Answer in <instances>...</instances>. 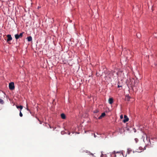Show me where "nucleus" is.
Here are the masks:
<instances>
[{"mask_svg": "<svg viewBox=\"0 0 157 157\" xmlns=\"http://www.w3.org/2000/svg\"><path fill=\"white\" fill-rule=\"evenodd\" d=\"M9 88L10 90H13L14 89V85L13 82H11L9 84Z\"/></svg>", "mask_w": 157, "mask_h": 157, "instance_id": "f257e3e1", "label": "nucleus"}, {"mask_svg": "<svg viewBox=\"0 0 157 157\" xmlns=\"http://www.w3.org/2000/svg\"><path fill=\"white\" fill-rule=\"evenodd\" d=\"M23 33H20L19 35L18 34L15 35V38L16 40H17L19 38L22 37L23 36Z\"/></svg>", "mask_w": 157, "mask_h": 157, "instance_id": "f03ea898", "label": "nucleus"}, {"mask_svg": "<svg viewBox=\"0 0 157 157\" xmlns=\"http://www.w3.org/2000/svg\"><path fill=\"white\" fill-rule=\"evenodd\" d=\"M7 42H9L11 40H12V38L11 37V35L10 34H8L7 35Z\"/></svg>", "mask_w": 157, "mask_h": 157, "instance_id": "7ed1b4c3", "label": "nucleus"}, {"mask_svg": "<svg viewBox=\"0 0 157 157\" xmlns=\"http://www.w3.org/2000/svg\"><path fill=\"white\" fill-rule=\"evenodd\" d=\"M108 101L110 104H112L113 101V99L112 98H110L109 99Z\"/></svg>", "mask_w": 157, "mask_h": 157, "instance_id": "20e7f679", "label": "nucleus"}, {"mask_svg": "<svg viewBox=\"0 0 157 157\" xmlns=\"http://www.w3.org/2000/svg\"><path fill=\"white\" fill-rule=\"evenodd\" d=\"M105 115V113H102L101 115L98 117L99 119H101Z\"/></svg>", "mask_w": 157, "mask_h": 157, "instance_id": "39448f33", "label": "nucleus"}, {"mask_svg": "<svg viewBox=\"0 0 157 157\" xmlns=\"http://www.w3.org/2000/svg\"><path fill=\"white\" fill-rule=\"evenodd\" d=\"M114 153L115 154L116 153H121V154H122V155H123V156H124V157H126V155H127V154H126L125 155V156H124V153H123V152L122 151H121V152H119V151H117V152H116L115 151H114Z\"/></svg>", "mask_w": 157, "mask_h": 157, "instance_id": "423d86ee", "label": "nucleus"}, {"mask_svg": "<svg viewBox=\"0 0 157 157\" xmlns=\"http://www.w3.org/2000/svg\"><path fill=\"white\" fill-rule=\"evenodd\" d=\"M16 107L17 109H20V111H21L22 109H23V106L22 105L18 106L17 105H16Z\"/></svg>", "mask_w": 157, "mask_h": 157, "instance_id": "0eeeda50", "label": "nucleus"}, {"mask_svg": "<svg viewBox=\"0 0 157 157\" xmlns=\"http://www.w3.org/2000/svg\"><path fill=\"white\" fill-rule=\"evenodd\" d=\"M61 117L63 119H65L66 118L65 115L64 113H62L61 114Z\"/></svg>", "mask_w": 157, "mask_h": 157, "instance_id": "6e6552de", "label": "nucleus"}, {"mask_svg": "<svg viewBox=\"0 0 157 157\" xmlns=\"http://www.w3.org/2000/svg\"><path fill=\"white\" fill-rule=\"evenodd\" d=\"M27 39L28 40V41H31L32 40V37L31 36H29V37H27Z\"/></svg>", "mask_w": 157, "mask_h": 157, "instance_id": "1a4fd4ad", "label": "nucleus"}, {"mask_svg": "<svg viewBox=\"0 0 157 157\" xmlns=\"http://www.w3.org/2000/svg\"><path fill=\"white\" fill-rule=\"evenodd\" d=\"M129 120V118H124V119L123 120V122L124 123H125L127 121H128Z\"/></svg>", "mask_w": 157, "mask_h": 157, "instance_id": "9d476101", "label": "nucleus"}, {"mask_svg": "<svg viewBox=\"0 0 157 157\" xmlns=\"http://www.w3.org/2000/svg\"><path fill=\"white\" fill-rule=\"evenodd\" d=\"M132 151V150L130 149H127V154H129Z\"/></svg>", "mask_w": 157, "mask_h": 157, "instance_id": "9b49d317", "label": "nucleus"}, {"mask_svg": "<svg viewBox=\"0 0 157 157\" xmlns=\"http://www.w3.org/2000/svg\"><path fill=\"white\" fill-rule=\"evenodd\" d=\"M4 103V101L2 99L0 98V104H3Z\"/></svg>", "mask_w": 157, "mask_h": 157, "instance_id": "f8f14e48", "label": "nucleus"}, {"mask_svg": "<svg viewBox=\"0 0 157 157\" xmlns=\"http://www.w3.org/2000/svg\"><path fill=\"white\" fill-rule=\"evenodd\" d=\"M19 115L21 117H22L23 116V114L21 112V111H20Z\"/></svg>", "mask_w": 157, "mask_h": 157, "instance_id": "ddd939ff", "label": "nucleus"}, {"mask_svg": "<svg viewBox=\"0 0 157 157\" xmlns=\"http://www.w3.org/2000/svg\"><path fill=\"white\" fill-rule=\"evenodd\" d=\"M113 74L112 73H110L109 75V77L110 78H111L112 77V76H113Z\"/></svg>", "mask_w": 157, "mask_h": 157, "instance_id": "4468645a", "label": "nucleus"}, {"mask_svg": "<svg viewBox=\"0 0 157 157\" xmlns=\"http://www.w3.org/2000/svg\"><path fill=\"white\" fill-rule=\"evenodd\" d=\"M93 112L94 113H97L99 112V110H95Z\"/></svg>", "mask_w": 157, "mask_h": 157, "instance_id": "2eb2a0df", "label": "nucleus"}, {"mask_svg": "<svg viewBox=\"0 0 157 157\" xmlns=\"http://www.w3.org/2000/svg\"><path fill=\"white\" fill-rule=\"evenodd\" d=\"M126 100H127V101H129L130 100V98L129 97H128L127 98H126Z\"/></svg>", "mask_w": 157, "mask_h": 157, "instance_id": "dca6fc26", "label": "nucleus"}, {"mask_svg": "<svg viewBox=\"0 0 157 157\" xmlns=\"http://www.w3.org/2000/svg\"><path fill=\"white\" fill-rule=\"evenodd\" d=\"M135 141H136V143H137V142L138 141V139H137V138H135Z\"/></svg>", "mask_w": 157, "mask_h": 157, "instance_id": "f3484780", "label": "nucleus"}, {"mask_svg": "<svg viewBox=\"0 0 157 157\" xmlns=\"http://www.w3.org/2000/svg\"><path fill=\"white\" fill-rule=\"evenodd\" d=\"M124 118H128L127 116L126 115H124Z\"/></svg>", "mask_w": 157, "mask_h": 157, "instance_id": "a211bd4d", "label": "nucleus"}, {"mask_svg": "<svg viewBox=\"0 0 157 157\" xmlns=\"http://www.w3.org/2000/svg\"><path fill=\"white\" fill-rule=\"evenodd\" d=\"M27 108H26V109L27 110L29 111H30V110L27 107Z\"/></svg>", "mask_w": 157, "mask_h": 157, "instance_id": "6ab92c4d", "label": "nucleus"}, {"mask_svg": "<svg viewBox=\"0 0 157 157\" xmlns=\"http://www.w3.org/2000/svg\"><path fill=\"white\" fill-rule=\"evenodd\" d=\"M120 118L121 119H122L123 118V116L122 115H121V116H120Z\"/></svg>", "mask_w": 157, "mask_h": 157, "instance_id": "aec40b11", "label": "nucleus"}, {"mask_svg": "<svg viewBox=\"0 0 157 157\" xmlns=\"http://www.w3.org/2000/svg\"><path fill=\"white\" fill-rule=\"evenodd\" d=\"M94 137H95V138H96V137H97V136H96L95 134V133H94Z\"/></svg>", "mask_w": 157, "mask_h": 157, "instance_id": "412c9836", "label": "nucleus"}, {"mask_svg": "<svg viewBox=\"0 0 157 157\" xmlns=\"http://www.w3.org/2000/svg\"><path fill=\"white\" fill-rule=\"evenodd\" d=\"M134 132H136V129H135V128H134Z\"/></svg>", "mask_w": 157, "mask_h": 157, "instance_id": "4be33fe9", "label": "nucleus"}, {"mask_svg": "<svg viewBox=\"0 0 157 157\" xmlns=\"http://www.w3.org/2000/svg\"><path fill=\"white\" fill-rule=\"evenodd\" d=\"M121 86H119V85H118V88H119V87H121Z\"/></svg>", "mask_w": 157, "mask_h": 157, "instance_id": "5701e85b", "label": "nucleus"}, {"mask_svg": "<svg viewBox=\"0 0 157 157\" xmlns=\"http://www.w3.org/2000/svg\"><path fill=\"white\" fill-rule=\"evenodd\" d=\"M49 127H50V128H51V126L50 125L49 126Z\"/></svg>", "mask_w": 157, "mask_h": 157, "instance_id": "b1692460", "label": "nucleus"}, {"mask_svg": "<svg viewBox=\"0 0 157 157\" xmlns=\"http://www.w3.org/2000/svg\"><path fill=\"white\" fill-rule=\"evenodd\" d=\"M68 134L69 135H70V132Z\"/></svg>", "mask_w": 157, "mask_h": 157, "instance_id": "393cba45", "label": "nucleus"}, {"mask_svg": "<svg viewBox=\"0 0 157 157\" xmlns=\"http://www.w3.org/2000/svg\"><path fill=\"white\" fill-rule=\"evenodd\" d=\"M97 134L98 135V133H97Z\"/></svg>", "mask_w": 157, "mask_h": 157, "instance_id": "a878e982", "label": "nucleus"}]
</instances>
